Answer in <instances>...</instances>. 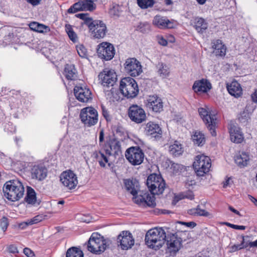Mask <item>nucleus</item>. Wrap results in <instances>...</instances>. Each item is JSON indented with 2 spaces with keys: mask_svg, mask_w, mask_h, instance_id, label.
Segmentation results:
<instances>
[{
  "mask_svg": "<svg viewBox=\"0 0 257 257\" xmlns=\"http://www.w3.org/2000/svg\"><path fill=\"white\" fill-rule=\"evenodd\" d=\"M123 183L125 189L134 196L133 200L136 203L144 207H154L156 206L155 197L150 196L148 193L137 195L140 191V184L136 179H124Z\"/></svg>",
  "mask_w": 257,
  "mask_h": 257,
  "instance_id": "f257e3e1",
  "label": "nucleus"
},
{
  "mask_svg": "<svg viewBox=\"0 0 257 257\" xmlns=\"http://www.w3.org/2000/svg\"><path fill=\"white\" fill-rule=\"evenodd\" d=\"M4 196L12 201L19 200L22 198L25 192L24 187L21 182L18 180H12L7 181L4 185Z\"/></svg>",
  "mask_w": 257,
  "mask_h": 257,
  "instance_id": "f03ea898",
  "label": "nucleus"
},
{
  "mask_svg": "<svg viewBox=\"0 0 257 257\" xmlns=\"http://www.w3.org/2000/svg\"><path fill=\"white\" fill-rule=\"evenodd\" d=\"M166 235V233L162 228L151 229L146 234V243L150 248L159 249L164 244Z\"/></svg>",
  "mask_w": 257,
  "mask_h": 257,
  "instance_id": "7ed1b4c3",
  "label": "nucleus"
},
{
  "mask_svg": "<svg viewBox=\"0 0 257 257\" xmlns=\"http://www.w3.org/2000/svg\"><path fill=\"white\" fill-rule=\"evenodd\" d=\"M108 246V241L100 234L95 232L92 234L87 243L88 250L96 254L103 252Z\"/></svg>",
  "mask_w": 257,
  "mask_h": 257,
  "instance_id": "20e7f679",
  "label": "nucleus"
},
{
  "mask_svg": "<svg viewBox=\"0 0 257 257\" xmlns=\"http://www.w3.org/2000/svg\"><path fill=\"white\" fill-rule=\"evenodd\" d=\"M119 89L122 95L127 98H134L139 93L138 85L136 80L129 77L121 80Z\"/></svg>",
  "mask_w": 257,
  "mask_h": 257,
  "instance_id": "39448f33",
  "label": "nucleus"
},
{
  "mask_svg": "<svg viewBox=\"0 0 257 257\" xmlns=\"http://www.w3.org/2000/svg\"><path fill=\"white\" fill-rule=\"evenodd\" d=\"M147 185L151 193L150 196L159 195L163 193L166 187V184L162 177L156 174L149 175L147 180Z\"/></svg>",
  "mask_w": 257,
  "mask_h": 257,
  "instance_id": "423d86ee",
  "label": "nucleus"
},
{
  "mask_svg": "<svg viewBox=\"0 0 257 257\" xmlns=\"http://www.w3.org/2000/svg\"><path fill=\"white\" fill-rule=\"evenodd\" d=\"M102 150L109 156L114 158L122 156L121 142L117 139L113 138L107 140L102 146Z\"/></svg>",
  "mask_w": 257,
  "mask_h": 257,
  "instance_id": "0eeeda50",
  "label": "nucleus"
},
{
  "mask_svg": "<svg viewBox=\"0 0 257 257\" xmlns=\"http://www.w3.org/2000/svg\"><path fill=\"white\" fill-rule=\"evenodd\" d=\"M211 166L210 159L204 155L197 156L193 163V167L199 176H203L208 172Z\"/></svg>",
  "mask_w": 257,
  "mask_h": 257,
  "instance_id": "6e6552de",
  "label": "nucleus"
},
{
  "mask_svg": "<svg viewBox=\"0 0 257 257\" xmlns=\"http://www.w3.org/2000/svg\"><path fill=\"white\" fill-rule=\"evenodd\" d=\"M80 118L85 125L91 126L97 122V111L93 107H85L81 110Z\"/></svg>",
  "mask_w": 257,
  "mask_h": 257,
  "instance_id": "1a4fd4ad",
  "label": "nucleus"
},
{
  "mask_svg": "<svg viewBox=\"0 0 257 257\" xmlns=\"http://www.w3.org/2000/svg\"><path fill=\"white\" fill-rule=\"evenodd\" d=\"M125 156L127 160L133 165L141 164L144 159V153L139 147H132L126 150Z\"/></svg>",
  "mask_w": 257,
  "mask_h": 257,
  "instance_id": "9d476101",
  "label": "nucleus"
},
{
  "mask_svg": "<svg viewBox=\"0 0 257 257\" xmlns=\"http://www.w3.org/2000/svg\"><path fill=\"white\" fill-rule=\"evenodd\" d=\"M99 80L104 87L113 86L117 81V75L112 69L106 68L98 75Z\"/></svg>",
  "mask_w": 257,
  "mask_h": 257,
  "instance_id": "9b49d317",
  "label": "nucleus"
},
{
  "mask_svg": "<svg viewBox=\"0 0 257 257\" xmlns=\"http://www.w3.org/2000/svg\"><path fill=\"white\" fill-rule=\"evenodd\" d=\"M182 239L175 233L167 234L165 241L167 245V251L171 255L176 254L182 246Z\"/></svg>",
  "mask_w": 257,
  "mask_h": 257,
  "instance_id": "f8f14e48",
  "label": "nucleus"
},
{
  "mask_svg": "<svg viewBox=\"0 0 257 257\" xmlns=\"http://www.w3.org/2000/svg\"><path fill=\"white\" fill-rule=\"evenodd\" d=\"M60 181L63 185L69 190L75 188L78 184L77 177L71 170L62 172L60 176Z\"/></svg>",
  "mask_w": 257,
  "mask_h": 257,
  "instance_id": "ddd939ff",
  "label": "nucleus"
},
{
  "mask_svg": "<svg viewBox=\"0 0 257 257\" xmlns=\"http://www.w3.org/2000/svg\"><path fill=\"white\" fill-rule=\"evenodd\" d=\"M198 112L204 122L206 125L207 128L210 131L212 136H215L216 135L215 131L216 116L214 115H211L209 112L204 108H199Z\"/></svg>",
  "mask_w": 257,
  "mask_h": 257,
  "instance_id": "4468645a",
  "label": "nucleus"
},
{
  "mask_svg": "<svg viewBox=\"0 0 257 257\" xmlns=\"http://www.w3.org/2000/svg\"><path fill=\"white\" fill-rule=\"evenodd\" d=\"M92 36L95 39L103 38L106 35L107 29L105 24L100 20H92L88 26Z\"/></svg>",
  "mask_w": 257,
  "mask_h": 257,
  "instance_id": "2eb2a0df",
  "label": "nucleus"
},
{
  "mask_svg": "<svg viewBox=\"0 0 257 257\" xmlns=\"http://www.w3.org/2000/svg\"><path fill=\"white\" fill-rule=\"evenodd\" d=\"M97 53L98 57L108 61L112 59L115 54L114 48L111 44L102 42L98 46Z\"/></svg>",
  "mask_w": 257,
  "mask_h": 257,
  "instance_id": "dca6fc26",
  "label": "nucleus"
},
{
  "mask_svg": "<svg viewBox=\"0 0 257 257\" xmlns=\"http://www.w3.org/2000/svg\"><path fill=\"white\" fill-rule=\"evenodd\" d=\"M124 69L127 74L133 77L139 76L143 71L140 62L135 58L126 59Z\"/></svg>",
  "mask_w": 257,
  "mask_h": 257,
  "instance_id": "f3484780",
  "label": "nucleus"
},
{
  "mask_svg": "<svg viewBox=\"0 0 257 257\" xmlns=\"http://www.w3.org/2000/svg\"><path fill=\"white\" fill-rule=\"evenodd\" d=\"M128 114L130 119L137 123L142 122L146 117L144 110L137 105H133L130 107Z\"/></svg>",
  "mask_w": 257,
  "mask_h": 257,
  "instance_id": "a211bd4d",
  "label": "nucleus"
},
{
  "mask_svg": "<svg viewBox=\"0 0 257 257\" xmlns=\"http://www.w3.org/2000/svg\"><path fill=\"white\" fill-rule=\"evenodd\" d=\"M117 242L122 249H128L134 245L135 240L130 231H123L117 237Z\"/></svg>",
  "mask_w": 257,
  "mask_h": 257,
  "instance_id": "6ab92c4d",
  "label": "nucleus"
},
{
  "mask_svg": "<svg viewBox=\"0 0 257 257\" xmlns=\"http://www.w3.org/2000/svg\"><path fill=\"white\" fill-rule=\"evenodd\" d=\"M145 132L147 136L155 139H159L162 136V131L159 125L152 121L146 124Z\"/></svg>",
  "mask_w": 257,
  "mask_h": 257,
  "instance_id": "aec40b11",
  "label": "nucleus"
},
{
  "mask_svg": "<svg viewBox=\"0 0 257 257\" xmlns=\"http://www.w3.org/2000/svg\"><path fill=\"white\" fill-rule=\"evenodd\" d=\"M74 93L76 98L82 102H87L92 98L90 90L85 87L75 86Z\"/></svg>",
  "mask_w": 257,
  "mask_h": 257,
  "instance_id": "412c9836",
  "label": "nucleus"
},
{
  "mask_svg": "<svg viewBox=\"0 0 257 257\" xmlns=\"http://www.w3.org/2000/svg\"><path fill=\"white\" fill-rule=\"evenodd\" d=\"M147 107L153 111L159 112L163 110V103L162 99L158 96H150L147 99Z\"/></svg>",
  "mask_w": 257,
  "mask_h": 257,
  "instance_id": "4be33fe9",
  "label": "nucleus"
},
{
  "mask_svg": "<svg viewBox=\"0 0 257 257\" xmlns=\"http://www.w3.org/2000/svg\"><path fill=\"white\" fill-rule=\"evenodd\" d=\"M152 23L155 27L161 29H170L173 27V23L167 17L160 15L156 16Z\"/></svg>",
  "mask_w": 257,
  "mask_h": 257,
  "instance_id": "5701e85b",
  "label": "nucleus"
},
{
  "mask_svg": "<svg viewBox=\"0 0 257 257\" xmlns=\"http://www.w3.org/2000/svg\"><path fill=\"white\" fill-rule=\"evenodd\" d=\"M211 88V83L209 81L204 79L195 81L192 87L193 90L197 93L207 92Z\"/></svg>",
  "mask_w": 257,
  "mask_h": 257,
  "instance_id": "b1692460",
  "label": "nucleus"
},
{
  "mask_svg": "<svg viewBox=\"0 0 257 257\" xmlns=\"http://www.w3.org/2000/svg\"><path fill=\"white\" fill-rule=\"evenodd\" d=\"M104 153L102 149L99 151H95L92 153L91 157L96 159L101 167H105L106 163L109 167H110L112 163L109 162L108 158L109 156L105 153L104 154Z\"/></svg>",
  "mask_w": 257,
  "mask_h": 257,
  "instance_id": "393cba45",
  "label": "nucleus"
},
{
  "mask_svg": "<svg viewBox=\"0 0 257 257\" xmlns=\"http://www.w3.org/2000/svg\"><path fill=\"white\" fill-rule=\"evenodd\" d=\"M229 130L231 141L235 143H241L244 139L243 134L240 129L235 125H230Z\"/></svg>",
  "mask_w": 257,
  "mask_h": 257,
  "instance_id": "a878e982",
  "label": "nucleus"
},
{
  "mask_svg": "<svg viewBox=\"0 0 257 257\" xmlns=\"http://www.w3.org/2000/svg\"><path fill=\"white\" fill-rule=\"evenodd\" d=\"M47 169L42 166H34L31 170V176L33 179L39 181L43 180L47 176Z\"/></svg>",
  "mask_w": 257,
  "mask_h": 257,
  "instance_id": "bb28decb",
  "label": "nucleus"
},
{
  "mask_svg": "<svg viewBox=\"0 0 257 257\" xmlns=\"http://www.w3.org/2000/svg\"><path fill=\"white\" fill-rule=\"evenodd\" d=\"M212 53L216 57H223L226 53V47L220 40H216L212 42Z\"/></svg>",
  "mask_w": 257,
  "mask_h": 257,
  "instance_id": "cd10ccee",
  "label": "nucleus"
},
{
  "mask_svg": "<svg viewBox=\"0 0 257 257\" xmlns=\"http://www.w3.org/2000/svg\"><path fill=\"white\" fill-rule=\"evenodd\" d=\"M156 71L158 75L162 79L169 76L170 69L168 65L162 62H159L156 64Z\"/></svg>",
  "mask_w": 257,
  "mask_h": 257,
  "instance_id": "c85d7f7f",
  "label": "nucleus"
},
{
  "mask_svg": "<svg viewBox=\"0 0 257 257\" xmlns=\"http://www.w3.org/2000/svg\"><path fill=\"white\" fill-rule=\"evenodd\" d=\"M227 89L229 94L235 97L240 96L242 93L240 85L236 81H233L229 85L228 84Z\"/></svg>",
  "mask_w": 257,
  "mask_h": 257,
  "instance_id": "c756f323",
  "label": "nucleus"
},
{
  "mask_svg": "<svg viewBox=\"0 0 257 257\" xmlns=\"http://www.w3.org/2000/svg\"><path fill=\"white\" fill-rule=\"evenodd\" d=\"M249 156L245 152L239 153L234 158L235 163L240 167L246 166L249 161Z\"/></svg>",
  "mask_w": 257,
  "mask_h": 257,
  "instance_id": "7c9ffc66",
  "label": "nucleus"
},
{
  "mask_svg": "<svg viewBox=\"0 0 257 257\" xmlns=\"http://www.w3.org/2000/svg\"><path fill=\"white\" fill-rule=\"evenodd\" d=\"M169 151L171 155L176 157L183 153V149L182 145L178 142L175 141L173 144L170 145Z\"/></svg>",
  "mask_w": 257,
  "mask_h": 257,
  "instance_id": "2f4dec72",
  "label": "nucleus"
},
{
  "mask_svg": "<svg viewBox=\"0 0 257 257\" xmlns=\"http://www.w3.org/2000/svg\"><path fill=\"white\" fill-rule=\"evenodd\" d=\"M64 74L68 80H73L76 76V70L73 64H66L64 69Z\"/></svg>",
  "mask_w": 257,
  "mask_h": 257,
  "instance_id": "473e14b6",
  "label": "nucleus"
},
{
  "mask_svg": "<svg viewBox=\"0 0 257 257\" xmlns=\"http://www.w3.org/2000/svg\"><path fill=\"white\" fill-rule=\"evenodd\" d=\"M194 27L199 33H203L207 29L208 24L202 18H197L195 20Z\"/></svg>",
  "mask_w": 257,
  "mask_h": 257,
  "instance_id": "72a5a7b5",
  "label": "nucleus"
},
{
  "mask_svg": "<svg viewBox=\"0 0 257 257\" xmlns=\"http://www.w3.org/2000/svg\"><path fill=\"white\" fill-rule=\"evenodd\" d=\"M188 212L189 214L194 216L208 217L210 215L209 212L203 209H201L200 205H197L196 208L189 210Z\"/></svg>",
  "mask_w": 257,
  "mask_h": 257,
  "instance_id": "f704fd0d",
  "label": "nucleus"
},
{
  "mask_svg": "<svg viewBox=\"0 0 257 257\" xmlns=\"http://www.w3.org/2000/svg\"><path fill=\"white\" fill-rule=\"evenodd\" d=\"M29 27L31 30L40 33H46L50 31L48 27L35 22L31 23Z\"/></svg>",
  "mask_w": 257,
  "mask_h": 257,
  "instance_id": "c9c22d12",
  "label": "nucleus"
},
{
  "mask_svg": "<svg viewBox=\"0 0 257 257\" xmlns=\"http://www.w3.org/2000/svg\"><path fill=\"white\" fill-rule=\"evenodd\" d=\"M66 257H83V253L80 248L71 247L67 249Z\"/></svg>",
  "mask_w": 257,
  "mask_h": 257,
  "instance_id": "e433bc0d",
  "label": "nucleus"
},
{
  "mask_svg": "<svg viewBox=\"0 0 257 257\" xmlns=\"http://www.w3.org/2000/svg\"><path fill=\"white\" fill-rule=\"evenodd\" d=\"M26 201L28 204H34L36 201V193L34 190L30 187H28L27 196L25 198Z\"/></svg>",
  "mask_w": 257,
  "mask_h": 257,
  "instance_id": "4c0bfd02",
  "label": "nucleus"
},
{
  "mask_svg": "<svg viewBox=\"0 0 257 257\" xmlns=\"http://www.w3.org/2000/svg\"><path fill=\"white\" fill-rule=\"evenodd\" d=\"M192 139L194 144L198 146L203 145L205 142L204 135L200 132H195L192 136Z\"/></svg>",
  "mask_w": 257,
  "mask_h": 257,
  "instance_id": "58836bf2",
  "label": "nucleus"
},
{
  "mask_svg": "<svg viewBox=\"0 0 257 257\" xmlns=\"http://www.w3.org/2000/svg\"><path fill=\"white\" fill-rule=\"evenodd\" d=\"M81 6L83 7V11H92L95 9V4L91 0H82Z\"/></svg>",
  "mask_w": 257,
  "mask_h": 257,
  "instance_id": "ea45409f",
  "label": "nucleus"
},
{
  "mask_svg": "<svg viewBox=\"0 0 257 257\" xmlns=\"http://www.w3.org/2000/svg\"><path fill=\"white\" fill-rule=\"evenodd\" d=\"M65 30L70 40L73 42H75L77 39V37L76 33L74 32L71 26L69 24H66Z\"/></svg>",
  "mask_w": 257,
  "mask_h": 257,
  "instance_id": "a19ab883",
  "label": "nucleus"
},
{
  "mask_svg": "<svg viewBox=\"0 0 257 257\" xmlns=\"http://www.w3.org/2000/svg\"><path fill=\"white\" fill-rule=\"evenodd\" d=\"M83 11V7L81 6V1H80L78 3H75L67 10L69 14H73L78 11Z\"/></svg>",
  "mask_w": 257,
  "mask_h": 257,
  "instance_id": "79ce46f5",
  "label": "nucleus"
},
{
  "mask_svg": "<svg viewBox=\"0 0 257 257\" xmlns=\"http://www.w3.org/2000/svg\"><path fill=\"white\" fill-rule=\"evenodd\" d=\"M138 4L142 9L152 7L154 4V0H137Z\"/></svg>",
  "mask_w": 257,
  "mask_h": 257,
  "instance_id": "37998d69",
  "label": "nucleus"
},
{
  "mask_svg": "<svg viewBox=\"0 0 257 257\" xmlns=\"http://www.w3.org/2000/svg\"><path fill=\"white\" fill-rule=\"evenodd\" d=\"M242 240L240 244H234L231 246V250L230 252H234L237 250H240L241 249L246 248L248 246L247 242H245L244 241V236H242Z\"/></svg>",
  "mask_w": 257,
  "mask_h": 257,
  "instance_id": "c03bdc74",
  "label": "nucleus"
},
{
  "mask_svg": "<svg viewBox=\"0 0 257 257\" xmlns=\"http://www.w3.org/2000/svg\"><path fill=\"white\" fill-rule=\"evenodd\" d=\"M88 14H78L75 15L77 18H78L84 21V24L87 26H89V24H90L92 21V19L88 17Z\"/></svg>",
  "mask_w": 257,
  "mask_h": 257,
  "instance_id": "a18cd8bd",
  "label": "nucleus"
},
{
  "mask_svg": "<svg viewBox=\"0 0 257 257\" xmlns=\"http://www.w3.org/2000/svg\"><path fill=\"white\" fill-rule=\"evenodd\" d=\"M136 30L142 33H146L149 30V25L147 23H140L137 26Z\"/></svg>",
  "mask_w": 257,
  "mask_h": 257,
  "instance_id": "49530a36",
  "label": "nucleus"
},
{
  "mask_svg": "<svg viewBox=\"0 0 257 257\" xmlns=\"http://www.w3.org/2000/svg\"><path fill=\"white\" fill-rule=\"evenodd\" d=\"M77 51L79 55L82 58L86 56L87 51L83 45H80L77 47Z\"/></svg>",
  "mask_w": 257,
  "mask_h": 257,
  "instance_id": "de8ad7c7",
  "label": "nucleus"
},
{
  "mask_svg": "<svg viewBox=\"0 0 257 257\" xmlns=\"http://www.w3.org/2000/svg\"><path fill=\"white\" fill-rule=\"evenodd\" d=\"M9 225L8 219L6 217H3L0 220V226L4 231L6 230Z\"/></svg>",
  "mask_w": 257,
  "mask_h": 257,
  "instance_id": "09e8293b",
  "label": "nucleus"
},
{
  "mask_svg": "<svg viewBox=\"0 0 257 257\" xmlns=\"http://www.w3.org/2000/svg\"><path fill=\"white\" fill-rule=\"evenodd\" d=\"M104 130L103 129H101L100 133H99V146L102 149V146L104 144Z\"/></svg>",
  "mask_w": 257,
  "mask_h": 257,
  "instance_id": "8fccbe9b",
  "label": "nucleus"
},
{
  "mask_svg": "<svg viewBox=\"0 0 257 257\" xmlns=\"http://www.w3.org/2000/svg\"><path fill=\"white\" fill-rule=\"evenodd\" d=\"M158 43L162 46H166L168 44L167 41L164 39L162 36H158L157 37Z\"/></svg>",
  "mask_w": 257,
  "mask_h": 257,
  "instance_id": "3c124183",
  "label": "nucleus"
},
{
  "mask_svg": "<svg viewBox=\"0 0 257 257\" xmlns=\"http://www.w3.org/2000/svg\"><path fill=\"white\" fill-rule=\"evenodd\" d=\"M43 219V216L41 215H37L34 217L32 219L29 221V223L31 224H35L40 222Z\"/></svg>",
  "mask_w": 257,
  "mask_h": 257,
  "instance_id": "603ef678",
  "label": "nucleus"
},
{
  "mask_svg": "<svg viewBox=\"0 0 257 257\" xmlns=\"http://www.w3.org/2000/svg\"><path fill=\"white\" fill-rule=\"evenodd\" d=\"M178 223L185 225L187 227L193 228L196 225V223L194 222L191 221L188 222H182V221H178Z\"/></svg>",
  "mask_w": 257,
  "mask_h": 257,
  "instance_id": "864d4df0",
  "label": "nucleus"
},
{
  "mask_svg": "<svg viewBox=\"0 0 257 257\" xmlns=\"http://www.w3.org/2000/svg\"><path fill=\"white\" fill-rule=\"evenodd\" d=\"M24 253L28 257H33L34 256V252L29 248L24 249Z\"/></svg>",
  "mask_w": 257,
  "mask_h": 257,
  "instance_id": "5fc2aeb1",
  "label": "nucleus"
},
{
  "mask_svg": "<svg viewBox=\"0 0 257 257\" xmlns=\"http://www.w3.org/2000/svg\"><path fill=\"white\" fill-rule=\"evenodd\" d=\"M8 250L10 252L13 253H16L18 252L17 247L14 245H10L8 247Z\"/></svg>",
  "mask_w": 257,
  "mask_h": 257,
  "instance_id": "6e6d98bb",
  "label": "nucleus"
},
{
  "mask_svg": "<svg viewBox=\"0 0 257 257\" xmlns=\"http://www.w3.org/2000/svg\"><path fill=\"white\" fill-rule=\"evenodd\" d=\"M223 183V188H226L227 187L229 186L232 183L231 178L230 177L227 178L225 181H224Z\"/></svg>",
  "mask_w": 257,
  "mask_h": 257,
  "instance_id": "4d7b16f0",
  "label": "nucleus"
},
{
  "mask_svg": "<svg viewBox=\"0 0 257 257\" xmlns=\"http://www.w3.org/2000/svg\"><path fill=\"white\" fill-rule=\"evenodd\" d=\"M172 168L173 170V172L174 173H177L179 169L181 168V166L180 165L177 164H173L172 165Z\"/></svg>",
  "mask_w": 257,
  "mask_h": 257,
  "instance_id": "13d9d810",
  "label": "nucleus"
},
{
  "mask_svg": "<svg viewBox=\"0 0 257 257\" xmlns=\"http://www.w3.org/2000/svg\"><path fill=\"white\" fill-rule=\"evenodd\" d=\"M183 198H187L190 200H193L194 198V195L192 192H187L184 195Z\"/></svg>",
  "mask_w": 257,
  "mask_h": 257,
  "instance_id": "bf43d9fd",
  "label": "nucleus"
},
{
  "mask_svg": "<svg viewBox=\"0 0 257 257\" xmlns=\"http://www.w3.org/2000/svg\"><path fill=\"white\" fill-rule=\"evenodd\" d=\"M28 3L31 4L33 6H38L40 4L42 0H26Z\"/></svg>",
  "mask_w": 257,
  "mask_h": 257,
  "instance_id": "052dcab7",
  "label": "nucleus"
},
{
  "mask_svg": "<svg viewBox=\"0 0 257 257\" xmlns=\"http://www.w3.org/2000/svg\"><path fill=\"white\" fill-rule=\"evenodd\" d=\"M251 100L253 102H257V89H255L254 92L251 95Z\"/></svg>",
  "mask_w": 257,
  "mask_h": 257,
  "instance_id": "680f3d73",
  "label": "nucleus"
},
{
  "mask_svg": "<svg viewBox=\"0 0 257 257\" xmlns=\"http://www.w3.org/2000/svg\"><path fill=\"white\" fill-rule=\"evenodd\" d=\"M29 225H32V224H30V223H29V221H28V222H22V223H20L19 224V227L21 229H23L25 228Z\"/></svg>",
  "mask_w": 257,
  "mask_h": 257,
  "instance_id": "e2e57ef3",
  "label": "nucleus"
},
{
  "mask_svg": "<svg viewBox=\"0 0 257 257\" xmlns=\"http://www.w3.org/2000/svg\"><path fill=\"white\" fill-rule=\"evenodd\" d=\"M228 209L229 210H230L231 211H232V212L234 213L235 214L241 216V215L240 214V213H239V212L238 211H237V210L235 209L233 207H232L231 206H228Z\"/></svg>",
  "mask_w": 257,
  "mask_h": 257,
  "instance_id": "0e129e2a",
  "label": "nucleus"
},
{
  "mask_svg": "<svg viewBox=\"0 0 257 257\" xmlns=\"http://www.w3.org/2000/svg\"><path fill=\"white\" fill-rule=\"evenodd\" d=\"M248 246L250 247H257V239L254 241H249L247 242Z\"/></svg>",
  "mask_w": 257,
  "mask_h": 257,
  "instance_id": "69168bd1",
  "label": "nucleus"
},
{
  "mask_svg": "<svg viewBox=\"0 0 257 257\" xmlns=\"http://www.w3.org/2000/svg\"><path fill=\"white\" fill-rule=\"evenodd\" d=\"M248 198L257 207V199L251 195H248Z\"/></svg>",
  "mask_w": 257,
  "mask_h": 257,
  "instance_id": "338daca9",
  "label": "nucleus"
},
{
  "mask_svg": "<svg viewBox=\"0 0 257 257\" xmlns=\"http://www.w3.org/2000/svg\"><path fill=\"white\" fill-rule=\"evenodd\" d=\"M246 228V226L243 225H235L234 229L238 230H244Z\"/></svg>",
  "mask_w": 257,
  "mask_h": 257,
  "instance_id": "774afa93",
  "label": "nucleus"
}]
</instances>
